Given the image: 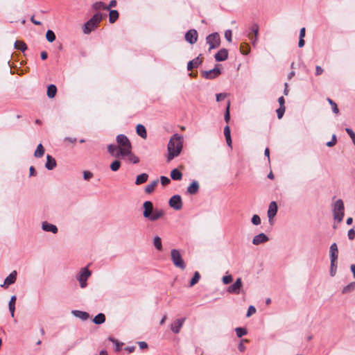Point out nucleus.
<instances>
[{"label":"nucleus","instance_id":"1","mask_svg":"<svg viewBox=\"0 0 355 355\" xmlns=\"http://www.w3.org/2000/svg\"><path fill=\"white\" fill-rule=\"evenodd\" d=\"M183 137L179 134H174L169 139L167 146L166 161L170 162L175 157H178L183 148Z\"/></svg>","mask_w":355,"mask_h":355},{"label":"nucleus","instance_id":"2","mask_svg":"<svg viewBox=\"0 0 355 355\" xmlns=\"http://www.w3.org/2000/svg\"><path fill=\"white\" fill-rule=\"evenodd\" d=\"M116 140L118 144V150H119V154H121V157H125L126 155H129L132 150V145L127 136L123 134L119 135Z\"/></svg>","mask_w":355,"mask_h":355},{"label":"nucleus","instance_id":"3","mask_svg":"<svg viewBox=\"0 0 355 355\" xmlns=\"http://www.w3.org/2000/svg\"><path fill=\"white\" fill-rule=\"evenodd\" d=\"M332 211L334 219L338 223H340L345 216V206L343 200L338 199L332 205Z\"/></svg>","mask_w":355,"mask_h":355},{"label":"nucleus","instance_id":"4","mask_svg":"<svg viewBox=\"0 0 355 355\" xmlns=\"http://www.w3.org/2000/svg\"><path fill=\"white\" fill-rule=\"evenodd\" d=\"M103 19V15L100 12H97L88 20L84 25L83 32L85 34L90 33L93 30L98 27V24Z\"/></svg>","mask_w":355,"mask_h":355},{"label":"nucleus","instance_id":"5","mask_svg":"<svg viewBox=\"0 0 355 355\" xmlns=\"http://www.w3.org/2000/svg\"><path fill=\"white\" fill-rule=\"evenodd\" d=\"M171 260H172L173 264L176 267H178L182 270H184L186 268V265L182 258V256H181L179 250H176V249L171 250Z\"/></svg>","mask_w":355,"mask_h":355},{"label":"nucleus","instance_id":"6","mask_svg":"<svg viewBox=\"0 0 355 355\" xmlns=\"http://www.w3.org/2000/svg\"><path fill=\"white\" fill-rule=\"evenodd\" d=\"M91 271L87 268H83L76 276L77 280L80 283L81 288H84L87 286V280L91 276Z\"/></svg>","mask_w":355,"mask_h":355},{"label":"nucleus","instance_id":"7","mask_svg":"<svg viewBox=\"0 0 355 355\" xmlns=\"http://www.w3.org/2000/svg\"><path fill=\"white\" fill-rule=\"evenodd\" d=\"M207 43L209 45V51L216 49L220 46V37L218 33L209 34L206 38Z\"/></svg>","mask_w":355,"mask_h":355},{"label":"nucleus","instance_id":"8","mask_svg":"<svg viewBox=\"0 0 355 355\" xmlns=\"http://www.w3.org/2000/svg\"><path fill=\"white\" fill-rule=\"evenodd\" d=\"M221 73L220 69L218 68V65H216V67L209 71H203L202 72V76L203 78L207 80H211L217 78Z\"/></svg>","mask_w":355,"mask_h":355},{"label":"nucleus","instance_id":"9","mask_svg":"<svg viewBox=\"0 0 355 355\" xmlns=\"http://www.w3.org/2000/svg\"><path fill=\"white\" fill-rule=\"evenodd\" d=\"M169 206L175 210H180L182 207V198L180 195L172 196L168 201Z\"/></svg>","mask_w":355,"mask_h":355},{"label":"nucleus","instance_id":"10","mask_svg":"<svg viewBox=\"0 0 355 355\" xmlns=\"http://www.w3.org/2000/svg\"><path fill=\"white\" fill-rule=\"evenodd\" d=\"M242 286V280L240 277H239L236 279V282L233 284H232L227 288V291L229 293L239 295L241 292Z\"/></svg>","mask_w":355,"mask_h":355},{"label":"nucleus","instance_id":"11","mask_svg":"<svg viewBox=\"0 0 355 355\" xmlns=\"http://www.w3.org/2000/svg\"><path fill=\"white\" fill-rule=\"evenodd\" d=\"M185 40L191 44H195L198 40L197 31L195 29L188 31L185 34Z\"/></svg>","mask_w":355,"mask_h":355},{"label":"nucleus","instance_id":"12","mask_svg":"<svg viewBox=\"0 0 355 355\" xmlns=\"http://www.w3.org/2000/svg\"><path fill=\"white\" fill-rule=\"evenodd\" d=\"M185 321V318L178 319L171 324V329L175 334H178Z\"/></svg>","mask_w":355,"mask_h":355},{"label":"nucleus","instance_id":"13","mask_svg":"<svg viewBox=\"0 0 355 355\" xmlns=\"http://www.w3.org/2000/svg\"><path fill=\"white\" fill-rule=\"evenodd\" d=\"M143 207L144 208L143 216L144 218H147L148 217H150L152 212L155 210L153 209V205L150 201H146L144 202Z\"/></svg>","mask_w":355,"mask_h":355},{"label":"nucleus","instance_id":"14","mask_svg":"<svg viewBox=\"0 0 355 355\" xmlns=\"http://www.w3.org/2000/svg\"><path fill=\"white\" fill-rule=\"evenodd\" d=\"M277 205L276 202L272 201L268 207V217L269 220L270 221L277 214Z\"/></svg>","mask_w":355,"mask_h":355},{"label":"nucleus","instance_id":"15","mask_svg":"<svg viewBox=\"0 0 355 355\" xmlns=\"http://www.w3.org/2000/svg\"><path fill=\"white\" fill-rule=\"evenodd\" d=\"M269 240V238L264 234L260 233L256 235L252 239V243L254 245H259L261 243H264Z\"/></svg>","mask_w":355,"mask_h":355},{"label":"nucleus","instance_id":"16","mask_svg":"<svg viewBox=\"0 0 355 355\" xmlns=\"http://www.w3.org/2000/svg\"><path fill=\"white\" fill-rule=\"evenodd\" d=\"M216 61H225L228 58V51L226 49H220L214 55Z\"/></svg>","mask_w":355,"mask_h":355},{"label":"nucleus","instance_id":"17","mask_svg":"<svg viewBox=\"0 0 355 355\" xmlns=\"http://www.w3.org/2000/svg\"><path fill=\"white\" fill-rule=\"evenodd\" d=\"M42 229L45 232H52L53 234H56L58 231V227L55 225L49 223L46 221L42 223Z\"/></svg>","mask_w":355,"mask_h":355},{"label":"nucleus","instance_id":"18","mask_svg":"<svg viewBox=\"0 0 355 355\" xmlns=\"http://www.w3.org/2000/svg\"><path fill=\"white\" fill-rule=\"evenodd\" d=\"M164 215V212L162 209H155L152 212L150 217H148L147 218L151 221H155V220L159 219L160 218H162Z\"/></svg>","mask_w":355,"mask_h":355},{"label":"nucleus","instance_id":"19","mask_svg":"<svg viewBox=\"0 0 355 355\" xmlns=\"http://www.w3.org/2000/svg\"><path fill=\"white\" fill-rule=\"evenodd\" d=\"M57 165L56 161L54 157H53L50 155H47L46 156V162L45 164V167L48 170H53Z\"/></svg>","mask_w":355,"mask_h":355},{"label":"nucleus","instance_id":"20","mask_svg":"<svg viewBox=\"0 0 355 355\" xmlns=\"http://www.w3.org/2000/svg\"><path fill=\"white\" fill-rule=\"evenodd\" d=\"M107 151L112 156L116 158L121 157V154H119V150H118V147L116 145L109 144L107 146Z\"/></svg>","mask_w":355,"mask_h":355},{"label":"nucleus","instance_id":"21","mask_svg":"<svg viewBox=\"0 0 355 355\" xmlns=\"http://www.w3.org/2000/svg\"><path fill=\"white\" fill-rule=\"evenodd\" d=\"M17 279V272L15 270L12 271L6 279L4 283L1 286L4 285L9 286L15 282Z\"/></svg>","mask_w":355,"mask_h":355},{"label":"nucleus","instance_id":"22","mask_svg":"<svg viewBox=\"0 0 355 355\" xmlns=\"http://www.w3.org/2000/svg\"><path fill=\"white\" fill-rule=\"evenodd\" d=\"M329 252H330V259H333V261L338 259V247H337V245L336 243H334L331 245L330 249H329Z\"/></svg>","mask_w":355,"mask_h":355},{"label":"nucleus","instance_id":"23","mask_svg":"<svg viewBox=\"0 0 355 355\" xmlns=\"http://www.w3.org/2000/svg\"><path fill=\"white\" fill-rule=\"evenodd\" d=\"M71 313L75 317L78 318L82 320H87L89 318V313L85 311L73 310Z\"/></svg>","mask_w":355,"mask_h":355},{"label":"nucleus","instance_id":"24","mask_svg":"<svg viewBox=\"0 0 355 355\" xmlns=\"http://www.w3.org/2000/svg\"><path fill=\"white\" fill-rule=\"evenodd\" d=\"M199 190V184L197 181H193L189 187L187 188V192L190 195H194L198 193Z\"/></svg>","mask_w":355,"mask_h":355},{"label":"nucleus","instance_id":"25","mask_svg":"<svg viewBox=\"0 0 355 355\" xmlns=\"http://www.w3.org/2000/svg\"><path fill=\"white\" fill-rule=\"evenodd\" d=\"M201 63L202 61L197 57L188 62L187 70L191 71L194 68H197Z\"/></svg>","mask_w":355,"mask_h":355},{"label":"nucleus","instance_id":"26","mask_svg":"<svg viewBox=\"0 0 355 355\" xmlns=\"http://www.w3.org/2000/svg\"><path fill=\"white\" fill-rule=\"evenodd\" d=\"M136 132L137 134L139 135L141 138L146 139L147 137L146 130L143 125L138 124L136 127Z\"/></svg>","mask_w":355,"mask_h":355},{"label":"nucleus","instance_id":"27","mask_svg":"<svg viewBox=\"0 0 355 355\" xmlns=\"http://www.w3.org/2000/svg\"><path fill=\"white\" fill-rule=\"evenodd\" d=\"M105 321V315L103 313L97 314L93 319V322L96 324H101Z\"/></svg>","mask_w":355,"mask_h":355},{"label":"nucleus","instance_id":"28","mask_svg":"<svg viewBox=\"0 0 355 355\" xmlns=\"http://www.w3.org/2000/svg\"><path fill=\"white\" fill-rule=\"evenodd\" d=\"M171 177L173 180H180L182 178V173L177 168H174L171 172Z\"/></svg>","mask_w":355,"mask_h":355},{"label":"nucleus","instance_id":"29","mask_svg":"<svg viewBox=\"0 0 355 355\" xmlns=\"http://www.w3.org/2000/svg\"><path fill=\"white\" fill-rule=\"evenodd\" d=\"M44 152H45V150H44V146H42V144H40L37 146V149L35 150V151L34 153V156L37 158H40L44 155Z\"/></svg>","mask_w":355,"mask_h":355},{"label":"nucleus","instance_id":"30","mask_svg":"<svg viewBox=\"0 0 355 355\" xmlns=\"http://www.w3.org/2000/svg\"><path fill=\"white\" fill-rule=\"evenodd\" d=\"M148 175L147 173H141L137 175L135 181V184L139 185L146 182L148 180Z\"/></svg>","mask_w":355,"mask_h":355},{"label":"nucleus","instance_id":"31","mask_svg":"<svg viewBox=\"0 0 355 355\" xmlns=\"http://www.w3.org/2000/svg\"><path fill=\"white\" fill-rule=\"evenodd\" d=\"M57 92V88L55 85H50L47 88V96L49 98H53Z\"/></svg>","mask_w":355,"mask_h":355},{"label":"nucleus","instance_id":"32","mask_svg":"<svg viewBox=\"0 0 355 355\" xmlns=\"http://www.w3.org/2000/svg\"><path fill=\"white\" fill-rule=\"evenodd\" d=\"M157 184L158 180H155L153 181L150 184H148L145 189L146 193H151L155 190V188L157 185Z\"/></svg>","mask_w":355,"mask_h":355},{"label":"nucleus","instance_id":"33","mask_svg":"<svg viewBox=\"0 0 355 355\" xmlns=\"http://www.w3.org/2000/svg\"><path fill=\"white\" fill-rule=\"evenodd\" d=\"M119 18V12L116 10H112L109 14V21L110 23L115 22Z\"/></svg>","mask_w":355,"mask_h":355},{"label":"nucleus","instance_id":"34","mask_svg":"<svg viewBox=\"0 0 355 355\" xmlns=\"http://www.w3.org/2000/svg\"><path fill=\"white\" fill-rule=\"evenodd\" d=\"M15 48L24 52L26 50L27 46L24 42L17 40L15 42Z\"/></svg>","mask_w":355,"mask_h":355},{"label":"nucleus","instance_id":"35","mask_svg":"<svg viewBox=\"0 0 355 355\" xmlns=\"http://www.w3.org/2000/svg\"><path fill=\"white\" fill-rule=\"evenodd\" d=\"M153 245L155 248L158 250H162V239L159 236H156L153 239Z\"/></svg>","mask_w":355,"mask_h":355},{"label":"nucleus","instance_id":"36","mask_svg":"<svg viewBox=\"0 0 355 355\" xmlns=\"http://www.w3.org/2000/svg\"><path fill=\"white\" fill-rule=\"evenodd\" d=\"M337 270V260L331 259V266H330V275L334 277L336 273Z\"/></svg>","mask_w":355,"mask_h":355},{"label":"nucleus","instance_id":"37","mask_svg":"<svg viewBox=\"0 0 355 355\" xmlns=\"http://www.w3.org/2000/svg\"><path fill=\"white\" fill-rule=\"evenodd\" d=\"M46 38L48 42H53L55 40V35L52 31L48 30L46 33Z\"/></svg>","mask_w":355,"mask_h":355},{"label":"nucleus","instance_id":"38","mask_svg":"<svg viewBox=\"0 0 355 355\" xmlns=\"http://www.w3.org/2000/svg\"><path fill=\"white\" fill-rule=\"evenodd\" d=\"M235 331H236V336L239 338H241L242 336L246 335L248 333L246 329L243 328V327H236L235 329Z\"/></svg>","mask_w":355,"mask_h":355},{"label":"nucleus","instance_id":"39","mask_svg":"<svg viewBox=\"0 0 355 355\" xmlns=\"http://www.w3.org/2000/svg\"><path fill=\"white\" fill-rule=\"evenodd\" d=\"M200 278V273L198 272H195L193 277L190 281V286H194L196 284H197Z\"/></svg>","mask_w":355,"mask_h":355},{"label":"nucleus","instance_id":"40","mask_svg":"<svg viewBox=\"0 0 355 355\" xmlns=\"http://www.w3.org/2000/svg\"><path fill=\"white\" fill-rule=\"evenodd\" d=\"M120 166H121V162L119 160H114L110 164V169L112 171L116 172L120 168Z\"/></svg>","mask_w":355,"mask_h":355},{"label":"nucleus","instance_id":"41","mask_svg":"<svg viewBox=\"0 0 355 355\" xmlns=\"http://www.w3.org/2000/svg\"><path fill=\"white\" fill-rule=\"evenodd\" d=\"M125 156L128 157L130 162H132L133 164H137L139 162V157L132 153V150H130V153L129 155H126Z\"/></svg>","mask_w":355,"mask_h":355},{"label":"nucleus","instance_id":"42","mask_svg":"<svg viewBox=\"0 0 355 355\" xmlns=\"http://www.w3.org/2000/svg\"><path fill=\"white\" fill-rule=\"evenodd\" d=\"M230 101L227 102V105L226 107V110L224 116V119L226 123H228L230 119Z\"/></svg>","mask_w":355,"mask_h":355},{"label":"nucleus","instance_id":"43","mask_svg":"<svg viewBox=\"0 0 355 355\" xmlns=\"http://www.w3.org/2000/svg\"><path fill=\"white\" fill-rule=\"evenodd\" d=\"M327 101L331 105L332 111L335 114H338L339 112V110L338 108L337 104L334 101H333L331 98H327Z\"/></svg>","mask_w":355,"mask_h":355},{"label":"nucleus","instance_id":"44","mask_svg":"<svg viewBox=\"0 0 355 355\" xmlns=\"http://www.w3.org/2000/svg\"><path fill=\"white\" fill-rule=\"evenodd\" d=\"M109 340L114 344L116 346V351H119L121 348V346L123 345V343H119V340L114 339V338L110 337Z\"/></svg>","mask_w":355,"mask_h":355},{"label":"nucleus","instance_id":"45","mask_svg":"<svg viewBox=\"0 0 355 355\" xmlns=\"http://www.w3.org/2000/svg\"><path fill=\"white\" fill-rule=\"evenodd\" d=\"M251 222L254 225H259L261 224V218L258 215L254 214L252 217Z\"/></svg>","mask_w":355,"mask_h":355},{"label":"nucleus","instance_id":"46","mask_svg":"<svg viewBox=\"0 0 355 355\" xmlns=\"http://www.w3.org/2000/svg\"><path fill=\"white\" fill-rule=\"evenodd\" d=\"M285 110H286L285 107L279 106V107L276 110L278 119H280L282 118V116L285 112Z\"/></svg>","mask_w":355,"mask_h":355},{"label":"nucleus","instance_id":"47","mask_svg":"<svg viewBox=\"0 0 355 355\" xmlns=\"http://www.w3.org/2000/svg\"><path fill=\"white\" fill-rule=\"evenodd\" d=\"M233 280L232 276L231 275H225L223 277V282L224 284H228L231 283Z\"/></svg>","mask_w":355,"mask_h":355},{"label":"nucleus","instance_id":"48","mask_svg":"<svg viewBox=\"0 0 355 355\" xmlns=\"http://www.w3.org/2000/svg\"><path fill=\"white\" fill-rule=\"evenodd\" d=\"M251 31L254 33V36H255V37H257L258 33H259V26H258V24H254L251 26Z\"/></svg>","mask_w":355,"mask_h":355},{"label":"nucleus","instance_id":"49","mask_svg":"<svg viewBox=\"0 0 355 355\" xmlns=\"http://www.w3.org/2000/svg\"><path fill=\"white\" fill-rule=\"evenodd\" d=\"M160 182L163 186H166L170 183L171 180L168 178H167L166 176H161Z\"/></svg>","mask_w":355,"mask_h":355},{"label":"nucleus","instance_id":"50","mask_svg":"<svg viewBox=\"0 0 355 355\" xmlns=\"http://www.w3.org/2000/svg\"><path fill=\"white\" fill-rule=\"evenodd\" d=\"M93 177V173H91L90 171H85L83 172V178L85 180H89V179H91Z\"/></svg>","mask_w":355,"mask_h":355},{"label":"nucleus","instance_id":"51","mask_svg":"<svg viewBox=\"0 0 355 355\" xmlns=\"http://www.w3.org/2000/svg\"><path fill=\"white\" fill-rule=\"evenodd\" d=\"M226 96H227V94H225V93L217 94L216 95V101L217 102L221 101L224 100L226 98Z\"/></svg>","mask_w":355,"mask_h":355},{"label":"nucleus","instance_id":"52","mask_svg":"<svg viewBox=\"0 0 355 355\" xmlns=\"http://www.w3.org/2000/svg\"><path fill=\"white\" fill-rule=\"evenodd\" d=\"M256 313V309L254 306H250L246 314L247 317H250L251 315Z\"/></svg>","mask_w":355,"mask_h":355},{"label":"nucleus","instance_id":"53","mask_svg":"<svg viewBox=\"0 0 355 355\" xmlns=\"http://www.w3.org/2000/svg\"><path fill=\"white\" fill-rule=\"evenodd\" d=\"M336 143V135H334L332 136V139H331V141H328L326 145L328 146V147H332L334 146Z\"/></svg>","mask_w":355,"mask_h":355},{"label":"nucleus","instance_id":"54","mask_svg":"<svg viewBox=\"0 0 355 355\" xmlns=\"http://www.w3.org/2000/svg\"><path fill=\"white\" fill-rule=\"evenodd\" d=\"M347 236L349 240H353L355 238V231L354 229H350L348 231Z\"/></svg>","mask_w":355,"mask_h":355},{"label":"nucleus","instance_id":"55","mask_svg":"<svg viewBox=\"0 0 355 355\" xmlns=\"http://www.w3.org/2000/svg\"><path fill=\"white\" fill-rule=\"evenodd\" d=\"M345 131L347 132L348 135L350 137L352 140L355 138V133L351 128H347L345 129Z\"/></svg>","mask_w":355,"mask_h":355},{"label":"nucleus","instance_id":"56","mask_svg":"<svg viewBox=\"0 0 355 355\" xmlns=\"http://www.w3.org/2000/svg\"><path fill=\"white\" fill-rule=\"evenodd\" d=\"M232 31L230 30H227L225 32V37L227 39L228 42L232 41Z\"/></svg>","mask_w":355,"mask_h":355},{"label":"nucleus","instance_id":"57","mask_svg":"<svg viewBox=\"0 0 355 355\" xmlns=\"http://www.w3.org/2000/svg\"><path fill=\"white\" fill-rule=\"evenodd\" d=\"M224 135H225V138L231 136L230 128L229 125H226L224 128Z\"/></svg>","mask_w":355,"mask_h":355},{"label":"nucleus","instance_id":"58","mask_svg":"<svg viewBox=\"0 0 355 355\" xmlns=\"http://www.w3.org/2000/svg\"><path fill=\"white\" fill-rule=\"evenodd\" d=\"M353 288H354L353 284H349L344 287V288L343 290V293H347V292L350 291L351 290H352Z\"/></svg>","mask_w":355,"mask_h":355},{"label":"nucleus","instance_id":"59","mask_svg":"<svg viewBox=\"0 0 355 355\" xmlns=\"http://www.w3.org/2000/svg\"><path fill=\"white\" fill-rule=\"evenodd\" d=\"M116 3H116V0H112V1L110 2L109 6H105V9H106V10H110V8H112V7H115V6H116Z\"/></svg>","mask_w":355,"mask_h":355},{"label":"nucleus","instance_id":"60","mask_svg":"<svg viewBox=\"0 0 355 355\" xmlns=\"http://www.w3.org/2000/svg\"><path fill=\"white\" fill-rule=\"evenodd\" d=\"M138 345L141 349H146L148 347V344L144 341H140L138 343Z\"/></svg>","mask_w":355,"mask_h":355},{"label":"nucleus","instance_id":"61","mask_svg":"<svg viewBox=\"0 0 355 355\" xmlns=\"http://www.w3.org/2000/svg\"><path fill=\"white\" fill-rule=\"evenodd\" d=\"M323 73V69L320 66H316L315 67V75L319 76L321 75Z\"/></svg>","mask_w":355,"mask_h":355},{"label":"nucleus","instance_id":"62","mask_svg":"<svg viewBox=\"0 0 355 355\" xmlns=\"http://www.w3.org/2000/svg\"><path fill=\"white\" fill-rule=\"evenodd\" d=\"M17 297L15 295H13L11 297L8 306H15V302H16Z\"/></svg>","mask_w":355,"mask_h":355},{"label":"nucleus","instance_id":"63","mask_svg":"<svg viewBox=\"0 0 355 355\" xmlns=\"http://www.w3.org/2000/svg\"><path fill=\"white\" fill-rule=\"evenodd\" d=\"M278 102L279 103V106L281 107H285L284 106V103H285V100H284V98L283 96H280L279 98H278Z\"/></svg>","mask_w":355,"mask_h":355},{"label":"nucleus","instance_id":"64","mask_svg":"<svg viewBox=\"0 0 355 355\" xmlns=\"http://www.w3.org/2000/svg\"><path fill=\"white\" fill-rule=\"evenodd\" d=\"M238 349L240 352H244L245 350V346L242 343H240L238 345Z\"/></svg>","mask_w":355,"mask_h":355}]
</instances>
